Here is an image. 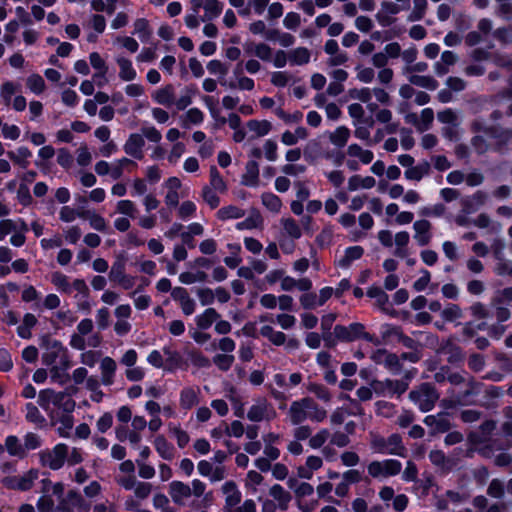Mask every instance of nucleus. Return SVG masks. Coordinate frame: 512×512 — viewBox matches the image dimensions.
Listing matches in <instances>:
<instances>
[{"instance_id":"6ab92c4d","label":"nucleus","mask_w":512,"mask_h":512,"mask_svg":"<svg viewBox=\"0 0 512 512\" xmlns=\"http://www.w3.org/2000/svg\"><path fill=\"white\" fill-rule=\"evenodd\" d=\"M428 457L430 462L442 473H449L456 466V461L447 457L442 450H431Z\"/></svg>"},{"instance_id":"f257e3e1","label":"nucleus","mask_w":512,"mask_h":512,"mask_svg":"<svg viewBox=\"0 0 512 512\" xmlns=\"http://www.w3.org/2000/svg\"><path fill=\"white\" fill-rule=\"evenodd\" d=\"M168 493L172 501L179 506L185 505L191 496L201 498L196 505L197 508H208L213 503V493L211 491L206 492V484L199 479L192 480L191 486L182 481L174 480L168 486Z\"/></svg>"},{"instance_id":"0e129e2a","label":"nucleus","mask_w":512,"mask_h":512,"mask_svg":"<svg viewBox=\"0 0 512 512\" xmlns=\"http://www.w3.org/2000/svg\"><path fill=\"white\" fill-rule=\"evenodd\" d=\"M23 446L27 455L29 451L36 450L42 446V439L38 434L28 432L23 437Z\"/></svg>"},{"instance_id":"e433bc0d","label":"nucleus","mask_w":512,"mask_h":512,"mask_svg":"<svg viewBox=\"0 0 512 512\" xmlns=\"http://www.w3.org/2000/svg\"><path fill=\"white\" fill-rule=\"evenodd\" d=\"M218 319H220V314L214 308H207L195 317V323L199 329L206 330Z\"/></svg>"},{"instance_id":"1a4fd4ad","label":"nucleus","mask_w":512,"mask_h":512,"mask_svg":"<svg viewBox=\"0 0 512 512\" xmlns=\"http://www.w3.org/2000/svg\"><path fill=\"white\" fill-rule=\"evenodd\" d=\"M276 416L277 412L273 404L269 402L266 397L255 398L247 412V418L252 422H270L274 420Z\"/></svg>"},{"instance_id":"4468645a","label":"nucleus","mask_w":512,"mask_h":512,"mask_svg":"<svg viewBox=\"0 0 512 512\" xmlns=\"http://www.w3.org/2000/svg\"><path fill=\"white\" fill-rule=\"evenodd\" d=\"M401 10H403V7L399 4L392 1H382L380 10L375 17L382 27H388L395 22V18L392 16L398 14Z\"/></svg>"},{"instance_id":"a18cd8bd","label":"nucleus","mask_w":512,"mask_h":512,"mask_svg":"<svg viewBox=\"0 0 512 512\" xmlns=\"http://www.w3.org/2000/svg\"><path fill=\"white\" fill-rule=\"evenodd\" d=\"M281 224H282L283 231L286 236H288L292 240H297V239L301 238L302 229H301V226L299 225V223L295 219H293L291 217L283 218L281 220Z\"/></svg>"},{"instance_id":"7c9ffc66","label":"nucleus","mask_w":512,"mask_h":512,"mask_svg":"<svg viewBox=\"0 0 512 512\" xmlns=\"http://www.w3.org/2000/svg\"><path fill=\"white\" fill-rule=\"evenodd\" d=\"M116 63L119 67V78L125 82L133 81L137 78V72L130 59L117 57Z\"/></svg>"},{"instance_id":"f704fd0d","label":"nucleus","mask_w":512,"mask_h":512,"mask_svg":"<svg viewBox=\"0 0 512 512\" xmlns=\"http://www.w3.org/2000/svg\"><path fill=\"white\" fill-rule=\"evenodd\" d=\"M154 447L159 456L164 460H172L175 456V449L163 435H158L154 439Z\"/></svg>"},{"instance_id":"f8f14e48","label":"nucleus","mask_w":512,"mask_h":512,"mask_svg":"<svg viewBox=\"0 0 512 512\" xmlns=\"http://www.w3.org/2000/svg\"><path fill=\"white\" fill-rule=\"evenodd\" d=\"M109 279L111 282L119 285L125 290L131 289L134 286L135 278L125 272L124 261H115L109 271Z\"/></svg>"},{"instance_id":"ea45409f","label":"nucleus","mask_w":512,"mask_h":512,"mask_svg":"<svg viewBox=\"0 0 512 512\" xmlns=\"http://www.w3.org/2000/svg\"><path fill=\"white\" fill-rule=\"evenodd\" d=\"M347 155L353 158H358L361 163L369 164L374 158V154L371 150L363 149L358 144H350L347 148Z\"/></svg>"},{"instance_id":"aec40b11","label":"nucleus","mask_w":512,"mask_h":512,"mask_svg":"<svg viewBox=\"0 0 512 512\" xmlns=\"http://www.w3.org/2000/svg\"><path fill=\"white\" fill-rule=\"evenodd\" d=\"M488 195L482 190H477L472 195L462 200V211L466 214L476 212L487 201Z\"/></svg>"},{"instance_id":"473e14b6","label":"nucleus","mask_w":512,"mask_h":512,"mask_svg":"<svg viewBox=\"0 0 512 512\" xmlns=\"http://www.w3.org/2000/svg\"><path fill=\"white\" fill-rule=\"evenodd\" d=\"M81 219L88 220L90 227L96 231L106 232L108 230V223L106 219L95 211H82Z\"/></svg>"},{"instance_id":"a211bd4d","label":"nucleus","mask_w":512,"mask_h":512,"mask_svg":"<svg viewBox=\"0 0 512 512\" xmlns=\"http://www.w3.org/2000/svg\"><path fill=\"white\" fill-rule=\"evenodd\" d=\"M145 145V140L141 134L138 133H132L129 135L128 139L126 140L123 150L124 152L132 156L135 159H142L143 154V147Z\"/></svg>"},{"instance_id":"58836bf2","label":"nucleus","mask_w":512,"mask_h":512,"mask_svg":"<svg viewBox=\"0 0 512 512\" xmlns=\"http://www.w3.org/2000/svg\"><path fill=\"white\" fill-rule=\"evenodd\" d=\"M375 184L376 181L371 176L361 177L360 175H353L348 179V190L352 192L359 189H371Z\"/></svg>"},{"instance_id":"2eb2a0df","label":"nucleus","mask_w":512,"mask_h":512,"mask_svg":"<svg viewBox=\"0 0 512 512\" xmlns=\"http://www.w3.org/2000/svg\"><path fill=\"white\" fill-rule=\"evenodd\" d=\"M171 297L174 301L178 302L181 311L184 315L190 316L196 310V302L190 297L187 289L181 286L174 287L171 292Z\"/></svg>"},{"instance_id":"393cba45","label":"nucleus","mask_w":512,"mask_h":512,"mask_svg":"<svg viewBox=\"0 0 512 512\" xmlns=\"http://www.w3.org/2000/svg\"><path fill=\"white\" fill-rule=\"evenodd\" d=\"M244 49L248 55H253L262 61L268 62L272 59V48L266 43H247Z\"/></svg>"},{"instance_id":"603ef678","label":"nucleus","mask_w":512,"mask_h":512,"mask_svg":"<svg viewBox=\"0 0 512 512\" xmlns=\"http://www.w3.org/2000/svg\"><path fill=\"white\" fill-rule=\"evenodd\" d=\"M427 7V0H413V9L408 15L407 21L416 22L422 20L426 14Z\"/></svg>"},{"instance_id":"c03bdc74","label":"nucleus","mask_w":512,"mask_h":512,"mask_svg":"<svg viewBox=\"0 0 512 512\" xmlns=\"http://www.w3.org/2000/svg\"><path fill=\"white\" fill-rule=\"evenodd\" d=\"M247 128L253 133V137L259 138L267 135L271 131L272 125L268 120L253 119L247 122Z\"/></svg>"},{"instance_id":"6e6d98bb","label":"nucleus","mask_w":512,"mask_h":512,"mask_svg":"<svg viewBox=\"0 0 512 512\" xmlns=\"http://www.w3.org/2000/svg\"><path fill=\"white\" fill-rule=\"evenodd\" d=\"M56 395L53 406L62 409L66 413H71L75 408V401L64 392H57Z\"/></svg>"},{"instance_id":"c9c22d12","label":"nucleus","mask_w":512,"mask_h":512,"mask_svg":"<svg viewBox=\"0 0 512 512\" xmlns=\"http://www.w3.org/2000/svg\"><path fill=\"white\" fill-rule=\"evenodd\" d=\"M222 492L225 495V503L227 507H234L240 503L241 493L233 481L225 482L222 485Z\"/></svg>"},{"instance_id":"79ce46f5","label":"nucleus","mask_w":512,"mask_h":512,"mask_svg":"<svg viewBox=\"0 0 512 512\" xmlns=\"http://www.w3.org/2000/svg\"><path fill=\"white\" fill-rule=\"evenodd\" d=\"M350 138V130L346 126H339L328 135L329 141L336 147H344Z\"/></svg>"},{"instance_id":"5701e85b","label":"nucleus","mask_w":512,"mask_h":512,"mask_svg":"<svg viewBox=\"0 0 512 512\" xmlns=\"http://www.w3.org/2000/svg\"><path fill=\"white\" fill-rule=\"evenodd\" d=\"M117 369L116 361L106 356L100 362L101 381L104 385L110 386L114 383L115 372Z\"/></svg>"},{"instance_id":"412c9836","label":"nucleus","mask_w":512,"mask_h":512,"mask_svg":"<svg viewBox=\"0 0 512 512\" xmlns=\"http://www.w3.org/2000/svg\"><path fill=\"white\" fill-rule=\"evenodd\" d=\"M431 174V165L427 160L413 165L410 169L404 171L405 179L413 182H420L423 178Z\"/></svg>"},{"instance_id":"423d86ee","label":"nucleus","mask_w":512,"mask_h":512,"mask_svg":"<svg viewBox=\"0 0 512 512\" xmlns=\"http://www.w3.org/2000/svg\"><path fill=\"white\" fill-rule=\"evenodd\" d=\"M409 398L422 412H428L434 408L439 394L431 384L423 383L410 391Z\"/></svg>"},{"instance_id":"5fc2aeb1","label":"nucleus","mask_w":512,"mask_h":512,"mask_svg":"<svg viewBox=\"0 0 512 512\" xmlns=\"http://www.w3.org/2000/svg\"><path fill=\"white\" fill-rule=\"evenodd\" d=\"M116 212L127 216V218L134 219L137 215L138 209L133 201L125 199L116 203Z\"/></svg>"},{"instance_id":"9b49d317","label":"nucleus","mask_w":512,"mask_h":512,"mask_svg":"<svg viewBox=\"0 0 512 512\" xmlns=\"http://www.w3.org/2000/svg\"><path fill=\"white\" fill-rule=\"evenodd\" d=\"M90 505L87 504L82 495L76 490H69L66 495L59 498L55 512H74L78 510H89Z\"/></svg>"},{"instance_id":"f03ea898","label":"nucleus","mask_w":512,"mask_h":512,"mask_svg":"<svg viewBox=\"0 0 512 512\" xmlns=\"http://www.w3.org/2000/svg\"><path fill=\"white\" fill-rule=\"evenodd\" d=\"M326 418L327 411L310 397L293 401L287 412V419L291 425H300L307 419L320 423Z\"/></svg>"},{"instance_id":"4be33fe9","label":"nucleus","mask_w":512,"mask_h":512,"mask_svg":"<svg viewBox=\"0 0 512 512\" xmlns=\"http://www.w3.org/2000/svg\"><path fill=\"white\" fill-rule=\"evenodd\" d=\"M17 230L28 231V225L24 219L0 220V241H3L8 234H14Z\"/></svg>"},{"instance_id":"9d476101","label":"nucleus","mask_w":512,"mask_h":512,"mask_svg":"<svg viewBox=\"0 0 512 512\" xmlns=\"http://www.w3.org/2000/svg\"><path fill=\"white\" fill-rule=\"evenodd\" d=\"M39 478V470L31 468L20 475L5 477L3 484L5 487L18 491H28L32 489L34 483Z\"/></svg>"},{"instance_id":"338daca9","label":"nucleus","mask_w":512,"mask_h":512,"mask_svg":"<svg viewBox=\"0 0 512 512\" xmlns=\"http://www.w3.org/2000/svg\"><path fill=\"white\" fill-rule=\"evenodd\" d=\"M69 368L70 367H64L60 364L50 366L51 380L62 385L65 384L69 379V375L67 373Z\"/></svg>"},{"instance_id":"dca6fc26","label":"nucleus","mask_w":512,"mask_h":512,"mask_svg":"<svg viewBox=\"0 0 512 512\" xmlns=\"http://www.w3.org/2000/svg\"><path fill=\"white\" fill-rule=\"evenodd\" d=\"M191 5L198 9L203 7L204 15L201 18L202 22L217 18L223 10V4L218 0H191Z\"/></svg>"},{"instance_id":"8fccbe9b","label":"nucleus","mask_w":512,"mask_h":512,"mask_svg":"<svg viewBox=\"0 0 512 512\" xmlns=\"http://www.w3.org/2000/svg\"><path fill=\"white\" fill-rule=\"evenodd\" d=\"M133 27V34L137 35L142 42H147L150 39L152 30L148 20L145 18H138L134 21Z\"/></svg>"},{"instance_id":"864d4df0","label":"nucleus","mask_w":512,"mask_h":512,"mask_svg":"<svg viewBox=\"0 0 512 512\" xmlns=\"http://www.w3.org/2000/svg\"><path fill=\"white\" fill-rule=\"evenodd\" d=\"M213 364L221 371H228L235 362L233 354L218 353L212 358Z\"/></svg>"},{"instance_id":"3c124183","label":"nucleus","mask_w":512,"mask_h":512,"mask_svg":"<svg viewBox=\"0 0 512 512\" xmlns=\"http://www.w3.org/2000/svg\"><path fill=\"white\" fill-rule=\"evenodd\" d=\"M262 204L271 212L279 213L282 208L281 199L271 192H265L261 195Z\"/></svg>"},{"instance_id":"bf43d9fd","label":"nucleus","mask_w":512,"mask_h":512,"mask_svg":"<svg viewBox=\"0 0 512 512\" xmlns=\"http://www.w3.org/2000/svg\"><path fill=\"white\" fill-rule=\"evenodd\" d=\"M27 88L34 94L39 95L44 92L46 84L39 74H31L26 79Z\"/></svg>"},{"instance_id":"37998d69","label":"nucleus","mask_w":512,"mask_h":512,"mask_svg":"<svg viewBox=\"0 0 512 512\" xmlns=\"http://www.w3.org/2000/svg\"><path fill=\"white\" fill-rule=\"evenodd\" d=\"M214 190L220 194H224L228 190V186L224 178L221 176L216 166H211L209 170V184Z\"/></svg>"},{"instance_id":"a878e982","label":"nucleus","mask_w":512,"mask_h":512,"mask_svg":"<svg viewBox=\"0 0 512 512\" xmlns=\"http://www.w3.org/2000/svg\"><path fill=\"white\" fill-rule=\"evenodd\" d=\"M241 184L248 187H257L259 185V165L255 160H249L246 163Z\"/></svg>"},{"instance_id":"09e8293b","label":"nucleus","mask_w":512,"mask_h":512,"mask_svg":"<svg viewBox=\"0 0 512 512\" xmlns=\"http://www.w3.org/2000/svg\"><path fill=\"white\" fill-rule=\"evenodd\" d=\"M310 51L305 47H297L288 53L291 65H305L310 61Z\"/></svg>"},{"instance_id":"7ed1b4c3","label":"nucleus","mask_w":512,"mask_h":512,"mask_svg":"<svg viewBox=\"0 0 512 512\" xmlns=\"http://www.w3.org/2000/svg\"><path fill=\"white\" fill-rule=\"evenodd\" d=\"M369 446L373 453L381 455H396L403 457L406 452V447L403 444L402 437L397 433L384 437L378 432L370 431Z\"/></svg>"},{"instance_id":"cd10ccee","label":"nucleus","mask_w":512,"mask_h":512,"mask_svg":"<svg viewBox=\"0 0 512 512\" xmlns=\"http://www.w3.org/2000/svg\"><path fill=\"white\" fill-rule=\"evenodd\" d=\"M364 254L361 246H351L345 249L344 254L337 260L336 264L340 268L347 269L353 261L360 259Z\"/></svg>"},{"instance_id":"e2e57ef3","label":"nucleus","mask_w":512,"mask_h":512,"mask_svg":"<svg viewBox=\"0 0 512 512\" xmlns=\"http://www.w3.org/2000/svg\"><path fill=\"white\" fill-rule=\"evenodd\" d=\"M169 432L176 438L177 445L184 448L190 441L188 433L181 428L180 425L170 423L168 425Z\"/></svg>"},{"instance_id":"6e6552de","label":"nucleus","mask_w":512,"mask_h":512,"mask_svg":"<svg viewBox=\"0 0 512 512\" xmlns=\"http://www.w3.org/2000/svg\"><path fill=\"white\" fill-rule=\"evenodd\" d=\"M68 453V446L64 443L55 445L52 449L39 452V463L51 470H59L63 467Z\"/></svg>"},{"instance_id":"69168bd1","label":"nucleus","mask_w":512,"mask_h":512,"mask_svg":"<svg viewBox=\"0 0 512 512\" xmlns=\"http://www.w3.org/2000/svg\"><path fill=\"white\" fill-rule=\"evenodd\" d=\"M212 348L218 349L225 354H233V351L236 348V343L232 338L225 336L218 340H215L212 343Z\"/></svg>"},{"instance_id":"0eeeda50","label":"nucleus","mask_w":512,"mask_h":512,"mask_svg":"<svg viewBox=\"0 0 512 512\" xmlns=\"http://www.w3.org/2000/svg\"><path fill=\"white\" fill-rule=\"evenodd\" d=\"M335 337L342 342H352L357 339H364L368 342L378 344L377 338L366 332L363 324L355 322L349 326L336 325L334 327Z\"/></svg>"},{"instance_id":"774afa93","label":"nucleus","mask_w":512,"mask_h":512,"mask_svg":"<svg viewBox=\"0 0 512 512\" xmlns=\"http://www.w3.org/2000/svg\"><path fill=\"white\" fill-rule=\"evenodd\" d=\"M331 434L330 431L326 428L320 429L316 434L312 435L309 439V446L312 449H319L321 448L326 441L330 438Z\"/></svg>"},{"instance_id":"f3484780","label":"nucleus","mask_w":512,"mask_h":512,"mask_svg":"<svg viewBox=\"0 0 512 512\" xmlns=\"http://www.w3.org/2000/svg\"><path fill=\"white\" fill-rule=\"evenodd\" d=\"M200 402L199 387H184L179 394V405L182 410L188 411L197 406Z\"/></svg>"},{"instance_id":"4c0bfd02","label":"nucleus","mask_w":512,"mask_h":512,"mask_svg":"<svg viewBox=\"0 0 512 512\" xmlns=\"http://www.w3.org/2000/svg\"><path fill=\"white\" fill-rule=\"evenodd\" d=\"M37 323L38 320L34 314H24L21 324L17 327V335L22 339H30L32 337L31 330Z\"/></svg>"},{"instance_id":"c85d7f7f","label":"nucleus","mask_w":512,"mask_h":512,"mask_svg":"<svg viewBox=\"0 0 512 512\" xmlns=\"http://www.w3.org/2000/svg\"><path fill=\"white\" fill-rule=\"evenodd\" d=\"M259 333L275 346H282L286 343L287 335L282 331L275 330L272 325L261 326Z\"/></svg>"},{"instance_id":"de8ad7c7","label":"nucleus","mask_w":512,"mask_h":512,"mask_svg":"<svg viewBox=\"0 0 512 512\" xmlns=\"http://www.w3.org/2000/svg\"><path fill=\"white\" fill-rule=\"evenodd\" d=\"M245 215V211L238 206L228 205L220 208L216 216L221 221H227L230 219H239Z\"/></svg>"},{"instance_id":"4d7b16f0","label":"nucleus","mask_w":512,"mask_h":512,"mask_svg":"<svg viewBox=\"0 0 512 512\" xmlns=\"http://www.w3.org/2000/svg\"><path fill=\"white\" fill-rule=\"evenodd\" d=\"M234 74L237 77V84L230 83L228 85L229 88H231V89L238 88L240 90H246V91H251L254 89V87H255L254 80L247 76L240 75L241 71L239 70V67H237L235 69Z\"/></svg>"},{"instance_id":"13d9d810","label":"nucleus","mask_w":512,"mask_h":512,"mask_svg":"<svg viewBox=\"0 0 512 512\" xmlns=\"http://www.w3.org/2000/svg\"><path fill=\"white\" fill-rule=\"evenodd\" d=\"M263 224V219L258 212H253L250 216L243 221L236 224L238 230H251L260 227Z\"/></svg>"},{"instance_id":"680f3d73","label":"nucleus","mask_w":512,"mask_h":512,"mask_svg":"<svg viewBox=\"0 0 512 512\" xmlns=\"http://www.w3.org/2000/svg\"><path fill=\"white\" fill-rule=\"evenodd\" d=\"M217 193L218 191L214 190L209 185H204L202 188V199L209 205L211 209L217 208L220 204V198L218 197Z\"/></svg>"},{"instance_id":"39448f33","label":"nucleus","mask_w":512,"mask_h":512,"mask_svg":"<svg viewBox=\"0 0 512 512\" xmlns=\"http://www.w3.org/2000/svg\"><path fill=\"white\" fill-rule=\"evenodd\" d=\"M402 471V463L394 458L373 460L367 465V474L375 480H384L397 476Z\"/></svg>"},{"instance_id":"a19ab883","label":"nucleus","mask_w":512,"mask_h":512,"mask_svg":"<svg viewBox=\"0 0 512 512\" xmlns=\"http://www.w3.org/2000/svg\"><path fill=\"white\" fill-rule=\"evenodd\" d=\"M410 84L425 88L428 90H436L438 88V82L429 75H407Z\"/></svg>"},{"instance_id":"20e7f679","label":"nucleus","mask_w":512,"mask_h":512,"mask_svg":"<svg viewBox=\"0 0 512 512\" xmlns=\"http://www.w3.org/2000/svg\"><path fill=\"white\" fill-rule=\"evenodd\" d=\"M40 347L44 349L42 353V362L46 366L60 364L64 367H71L69 352L63 344L49 335L40 337Z\"/></svg>"},{"instance_id":"b1692460","label":"nucleus","mask_w":512,"mask_h":512,"mask_svg":"<svg viewBox=\"0 0 512 512\" xmlns=\"http://www.w3.org/2000/svg\"><path fill=\"white\" fill-rule=\"evenodd\" d=\"M151 97L157 104L170 107L174 104V87L172 84H167L162 88L153 91Z\"/></svg>"},{"instance_id":"c756f323","label":"nucleus","mask_w":512,"mask_h":512,"mask_svg":"<svg viewBox=\"0 0 512 512\" xmlns=\"http://www.w3.org/2000/svg\"><path fill=\"white\" fill-rule=\"evenodd\" d=\"M269 495L277 502V505L281 510L285 511L289 508L292 496L281 485L275 484L271 486Z\"/></svg>"},{"instance_id":"052dcab7","label":"nucleus","mask_w":512,"mask_h":512,"mask_svg":"<svg viewBox=\"0 0 512 512\" xmlns=\"http://www.w3.org/2000/svg\"><path fill=\"white\" fill-rule=\"evenodd\" d=\"M204 120L203 112L198 108L189 109L182 119V125L186 128L190 126V124H201Z\"/></svg>"},{"instance_id":"2f4dec72","label":"nucleus","mask_w":512,"mask_h":512,"mask_svg":"<svg viewBox=\"0 0 512 512\" xmlns=\"http://www.w3.org/2000/svg\"><path fill=\"white\" fill-rule=\"evenodd\" d=\"M20 90V85L16 82L6 80L0 85V102L9 107L13 101V96Z\"/></svg>"},{"instance_id":"72a5a7b5","label":"nucleus","mask_w":512,"mask_h":512,"mask_svg":"<svg viewBox=\"0 0 512 512\" xmlns=\"http://www.w3.org/2000/svg\"><path fill=\"white\" fill-rule=\"evenodd\" d=\"M5 448L11 457H16L19 459H24L26 457L23 443L15 435H8L5 438Z\"/></svg>"},{"instance_id":"49530a36","label":"nucleus","mask_w":512,"mask_h":512,"mask_svg":"<svg viewBox=\"0 0 512 512\" xmlns=\"http://www.w3.org/2000/svg\"><path fill=\"white\" fill-rule=\"evenodd\" d=\"M51 283L59 292L64 294H71L72 282H70L69 277L62 272H53L51 274Z\"/></svg>"},{"instance_id":"bb28decb","label":"nucleus","mask_w":512,"mask_h":512,"mask_svg":"<svg viewBox=\"0 0 512 512\" xmlns=\"http://www.w3.org/2000/svg\"><path fill=\"white\" fill-rule=\"evenodd\" d=\"M6 155L15 165L26 169L30 164L29 159L32 157V152L28 147L20 146L16 150L8 151Z\"/></svg>"},{"instance_id":"ddd939ff","label":"nucleus","mask_w":512,"mask_h":512,"mask_svg":"<svg viewBox=\"0 0 512 512\" xmlns=\"http://www.w3.org/2000/svg\"><path fill=\"white\" fill-rule=\"evenodd\" d=\"M413 239L420 247L427 246L433 238L432 223L427 219H419L413 223Z\"/></svg>"}]
</instances>
